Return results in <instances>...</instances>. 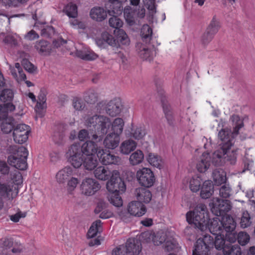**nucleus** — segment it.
Masks as SVG:
<instances>
[{
  "mask_svg": "<svg viewBox=\"0 0 255 255\" xmlns=\"http://www.w3.org/2000/svg\"><path fill=\"white\" fill-rule=\"evenodd\" d=\"M233 123V131L228 129H222L218 133V137L221 140L220 149L216 150L213 154L212 162L216 166L219 165L222 158H224L231 164H235L237 160V149H230L233 145L234 136L237 135L239 130L243 127V120L237 115H233L230 118Z\"/></svg>",
  "mask_w": 255,
  "mask_h": 255,
  "instance_id": "1",
  "label": "nucleus"
},
{
  "mask_svg": "<svg viewBox=\"0 0 255 255\" xmlns=\"http://www.w3.org/2000/svg\"><path fill=\"white\" fill-rule=\"evenodd\" d=\"M186 220L189 224H194L202 231L208 230L213 235L224 232L221 225V217L216 216L209 219L206 206L202 204L197 205L193 211L186 213Z\"/></svg>",
  "mask_w": 255,
  "mask_h": 255,
  "instance_id": "2",
  "label": "nucleus"
},
{
  "mask_svg": "<svg viewBox=\"0 0 255 255\" xmlns=\"http://www.w3.org/2000/svg\"><path fill=\"white\" fill-rule=\"evenodd\" d=\"M93 140L85 142L81 146L76 143L71 145L65 153L68 162L75 168H79L81 166L82 156L95 155L99 150L98 146Z\"/></svg>",
  "mask_w": 255,
  "mask_h": 255,
  "instance_id": "3",
  "label": "nucleus"
},
{
  "mask_svg": "<svg viewBox=\"0 0 255 255\" xmlns=\"http://www.w3.org/2000/svg\"><path fill=\"white\" fill-rule=\"evenodd\" d=\"M107 189L110 192L108 196L110 202L116 207L122 206L123 201L120 196V193H123L126 191V186L120 177L118 171H113L112 178L107 183Z\"/></svg>",
  "mask_w": 255,
  "mask_h": 255,
  "instance_id": "4",
  "label": "nucleus"
},
{
  "mask_svg": "<svg viewBox=\"0 0 255 255\" xmlns=\"http://www.w3.org/2000/svg\"><path fill=\"white\" fill-rule=\"evenodd\" d=\"M115 37L108 32H104L102 34L103 40H97V43L100 46H104L105 43L113 47L123 48L128 46L130 44L129 38L126 32L122 29H115L114 32Z\"/></svg>",
  "mask_w": 255,
  "mask_h": 255,
  "instance_id": "5",
  "label": "nucleus"
},
{
  "mask_svg": "<svg viewBox=\"0 0 255 255\" xmlns=\"http://www.w3.org/2000/svg\"><path fill=\"white\" fill-rule=\"evenodd\" d=\"M10 152L12 154L7 157V162L11 166L20 170L26 169L27 166V158L28 155L27 149L21 146L10 147Z\"/></svg>",
  "mask_w": 255,
  "mask_h": 255,
  "instance_id": "6",
  "label": "nucleus"
},
{
  "mask_svg": "<svg viewBox=\"0 0 255 255\" xmlns=\"http://www.w3.org/2000/svg\"><path fill=\"white\" fill-rule=\"evenodd\" d=\"M106 116L94 114L91 112H88L82 117L84 125L88 128H93L95 129V133L92 135V139L96 141H102L101 130L103 120Z\"/></svg>",
  "mask_w": 255,
  "mask_h": 255,
  "instance_id": "7",
  "label": "nucleus"
},
{
  "mask_svg": "<svg viewBox=\"0 0 255 255\" xmlns=\"http://www.w3.org/2000/svg\"><path fill=\"white\" fill-rule=\"evenodd\" d=\"M103 120L101 128L102 139L104 135L109 131L121 136L125 126V122L123 119L117 118L112 121L109 118L106 116V118H104Z\"/></svg>",
  "mask_w": 255,
  "mask_h": 255,
  "instance_id": "8",
  "label": "nucleus"
},
{
  "mask_svg": "<svg viewBox=\"0 0 255 255\" xmlns=\"http://www.w3.org/2000/svg\"><path fill=\"white\" fill-rule=\"evenodd\" d=\"M214 243L213 237L209 235H204L203 238H199L196 241L192 255H209Z\"/></svg>",
  "mask_w": 255,
  "mask_h": 255,
  "instance_id": "9",
  "label": "nucleus"
},
{
  "mask_svg": "<svg viewBox=\"0 0 255 255\" xmlns=\"http://www.w3.org/2000/svg\"><path fill=\"white\" fill-rule=\"evenodd\" d=\"M137 180L142 187L150 188L155 181V177L152 171L149 168L143 167L138 170L136 173Z\"/></svg>",
  "mask_w": 255,
  "mask_h": 255,
  "instance_id": "10",
  "label": "nucleus"
},
{
  "mask_svg": "<svg viewBox=\"0 0 255 255\" xmlns=\"http://www.w3.org/2000/svg\"><path fill=\"white\" fill-rule=\"evenodd\" d=\"M209 205L212 212L216 216L220 217L224 216V213L229 212L232 208L229 200H221L219 198H214Z\"/></svg>",
  "mask_w": 255,
  "mask_h": 255,
  "instance_id": "11",
  "label": "nucleus"
},
{
  "mask_svg": "<svg viewBox=\"0 0 255 255\" xmlns=\"http://www.w3.org/2000/svg\"><path fill=\"white\" fill-rule=\"evenodd\" d=\"M152 241L154 245L159 246L164 243V248L167 251L174 250L177 246L176 241L172 238H167L166 234L163 232H158L152 237Z\"/></svg>",
  "mask_w": 255,
  "mask_h": 255,
  "instance_id": "12",
  "label": "nucleus"
},
{
  "mask_svg": "<svg viewBox=\"0 0 255 255\" xmlns=\"http://www.w3.org/2000/svg\"><path fill=\"white\" fill-rule=\"evenodd\" d=\"M80 190L82 194L90 196L94 195L101 188L100 184L92 178L84 179L80 184Z\"/></svg>",
  "mask_w": 255,
  "mask_h": 255,
  "instance_id": "13",
  "label": "nucleus"
},
{
  "mask_svg": "<svg viewBox=\"0 0 255 255\" xmlns=\"http://www.w3.org/2000/svg\"><path fill=\"white\" fill-rule=\"evenodd\" d=\"M68 45L73 46L74 48L69 47V50L71 51V54H73L82 59L92 61L96 59L98 55L87 47L82 46V49L78 50L73 41H69Z\"/></svg>",
  "mask_w": 255,
  "mask_h": 255,
  "instance_id": "14",
  "label": "nucleus"
},
{
  "mask_svg": "<svg viewBox=\"0 0 255 255\" xmlns=\"http://www.w3.org/2000/svg\"><path fill=\"white\" fill-rule=\"evenodd\" d=\"M30 132L29 126L23 124L17 125L13 128V140L18 144H22L25 142L28 139Z\"/></svg>",
  "mask_w": 255,
  "mask_h": 255,
  "instance_id": "15",
  "label": "nucleus"
},
{
  "mask_svg": "<svg viewBox=\"0 0 255 255\" xmlns=\"http://www.w3.org/2000/svg\"><path fill=\"white\" fill-rule=\"evenodd\" d=\"M11 250L14 254L20 253L23 250V246L20 242L12 238H4L0 240V250Z\"/></svg>",
  "mask_w": 255,
  "mask_h": 255,
  "instance_id": "16",
  "label": "nucleus"
},
{
  "mask_svg": "<svg viewBox=\"0 0 255 255\" xmlns=\"http://www.w3.org/2000/svg\"><path fill=\"white\" fill-rule=\"evenodd\" d=\"M97 107L100 113H102L105 111L106 113L111 117L116 116L121 111V104L119 101H111L107 105L100 103Z\"/></svg>",
  "mask_w": 255,
  "mask_h": 255,
  "instance_id": "17",
  "label": "nucleus"
},
{
  "mask_svg": "<svg viewBox=\"0 0 255 255\" xmlns=\"http://www.w3.org/2000/svg\"><path fill=\"white\" fill-rule=\"evenodd\" d=\"M97 156L100 161L105 165H119L121 163L120 157L112 154L109 151L104 149H99L97 152Z\"/></svg>",
  "mask_w": 255,
  "mask_h": 255,
  "instance_id": "18",
  "label": "nucleus"
},
{
  "mask_svg": "<svg viewBox=\"0 0 255 255\" xmlns=\"http://www.w3.org/2000/svg\"><path fill=\"white\" fill-rule=\"evenodd\" d=\"M127 211L130 215L139 217L145 214L146 209L144 205L138 201H133L128 203Z\"/></svg>",
  "mask_w": 255,
  "mask_h": 255,
  "instance_id": "19",
  "label": "nucleus"
},
{
  "mask_svg": "<svg viewBox=\"0 0 255 255\" xmlns=\"http://www.w3.org/2000/svg\"><path fill=\"white\" fill-rule=\"evenodd\" d=\"M75 175L74 170L70 166H66L59 170L55 174V180L59 184H64L71 176Z\"/></svg>",
  "mask_w": 255,
  "mask_h": 255,
  "instance_id": "20",
  "label": "nucleus"
},
{
  "mask_svg": "<svg viewBox=\"0 0 255 255\" xmlns=\"http://www.w3.org/2000/svg\"><path fill=\"white\" fill-rule=\"evenodd\" d=\"M103 140V145L105 148L110 149H114L119 145L121 136L109 131L105 135Z\"/></svg>",
  "mask_w": 255,
  "mask_h": 255,
  "instance_id": "21",
  "label": "nucleus"
},
{
  "mask_svg": "<svg viewBox=\"0 0 255 255\" xmlns=\"http://www.w3.org/2000/svg\"><path fill=\"white\" fill-rule=\"evenodd\" d=\"M125 247L127 254L131 255H138L141 251L140 242L134 238H130L128 240Z\"/></svg>",
  "mask_w": 255,
  "mask_h": 255,
  "instance_id": "22",
  "label": "nucleus"
},
{
  "mask_svg": "<svg viewBox=\"0 0 255 255\" xmlns=\"http://www.w3.org/2000/svg\"><path fill=\"white\" fill-rule=\"evenodd\" d=\"M147 188L138 187L135 189L134 194L138 202L145 204L150 202L152 199L151 192Z\"/></svg>",
  "mask_w": 255,
  "mask_h": 255,
  "instance_id": "23",
  "label": "nucleus"
},
{
  "mask_svg": "<svg viewBox=\"0 0 255 255\" xmlns=\"http://www.w3.org/2000/svg\"><path fill=\"white\" fill-rule=\"evenodd\" d=\"M220 217L223 230H225L227 233H231L235 230L236 222L231 216L226 214Z\"/></svg>",
  "mask_w": 255,
  "mask_h": 255,
  "instance_id": "24",
  "label": "nucleus"
},
{
  "mask_svg": "<svg viewBox=\"0 0 255 255\" xmlns=\"http://www.w3.org/2000/svg\"><path fill=\"white\" fill-rule=\"evenodd\" d=\"M211 157L208 153H203L197 163V169L200 172H205L211 164Z\"/></svg>",
  "mask_w": 255,
  "mask_h": 255,
  "instance_id": "25",
  "label": "nucleus"
},
{
  "mask_svg": "<svg viewBox=\"0 0 255 255\" xmlns=\"http://www.w3.org/2000/svg\"><path fill=\"white\" fill-rule=\"evenodd\" d=\"M9 70L12 76L17 82L20 83L26 79V76L19 63H16L14 66H10Z\"/></svg>",
  "mask_w": 255,
  "mask_h": 255,
  "instance_id": "26",
  "label": "nucleus"
},
{
  "mask_svg": "<svg viewBox=\"0 0 255 255\" xmlns=\"http://www.w3.org/2000/svg\"><path fill=\"white\" fill-rule=\"evenodd\" d=\"M137 146V143L132 139H126L123 141L120 146L121 153L125 155H128L134 151Z\"/></svg>",
  "mask_w": 255,
  "mask_h": 255,
  "instance_id": "27",
  "label": "nucleus"
},
{
  "mask_svg": "<svg viewBox=\"0 0 255 255\" xmlns=\"http://www.w3.org/2000/svg\"><path fill=\"white\" fill-rule=\"evenodd\" d=\"M97 164L98 160L95 155L82 156L81 166L83 165L85 169L92 170L97 166Z\"/></svg>",
  "mask_w": 255,
  "mask_h": 255,
  "instance_id": "28",
  "label": "nucleus"
},
{
  "mask_svg": "<svg viewBox=\"0 0 255 255\" xmlns=\"http://www.w3.org/2000/svg\"><path fill=\"white\" fill-rule=\"evenodd\" d=\"M114 171L111 172L108 167L104 166H100L94 170V175L95 177L99 180H107L109 179L111 176L112 177ZM111 178L112 177H111Z\"/></svg>",
  "mask_w": 255,
  "mask_h": 255,
  "instance_id": "29",
  "label": "nucleus"
},
{
  "mask_svg": "<svg viewBox=\"0 0 255 255\" xmlns=\"http://www.w3.org/2000/svg\"><path fill=\"white\" fill-rule=\"evenodd\" d=\"M34 48L41 55H48L51 51L50 43L45 40L37 41L35 44Z\"/></svg>",
  "mask_w": 255,
  "mask_h": 255,
  "instance_id": "30",
  "label": "nucleus"
},
{
  "mask_svg": "<svg viewBox=\"0 0 255 255\" xmlns=\"http://www.w3.org/2000/svg\"><path fill=\"white\" fill-rule=\"evenodd\" d=\"M90 15L92 19L102 21L107 17V13L103 7H94L91 9Z\"/></svg>",
  "mask_w": 255,
  "mask_h": 255,
  "instance_id": "31",
  "label": "nucleus"
},
{
  "mask_svg": "<svg viewBox=\"0 0 255 255\" xmlns=\"http://www.w3.org/2000/svg\"><path fill=\"white\" fill-rule=\"evenodd\" d=\"M200 196L202 198L207 199L211 197L213 193V186L212 182L206 180L203 183L201 188Z\"/></svg>",
  "mask_w": 255,
  "mask_h": 255,
  "instance_id": "32",
  "label": "nucleus"
},
{
  "mask_svg": "<svg viewBox=\"0 0 255 255\" xmlns=\"http://www.w3.org/2000/svg\"><path fill=\"white\" fill-rule=\"evenodd\" d=\"M146 159L147 162L152 166L160 169L162 167L163 161L160 156L150 152L148 154Z\"/></svg>",
  "mask_w": 255,
  "mask_h": 255,
  "instance_id": "33",
  "label": "nucleus"
},
{
  "mask_svg": "<svg viewBox=\"0 0 255 255\" xmlns=\"http://www.w3.org/2000/svg\"><path fill=\"white\" fill-rule=\"evenodd\" d=\"M189 183V187L193 192H197L201 189V186L203 182L202 179L199 176H194L186 180Z\"/></svg>",
  "mask_w": 255,
  "mask_h": 255,
  "instance_id": "34",
  "label": "nucleus"
},
{
  "mask_svg": "<svg viewBox=\"0 0 255 255\" xmlns=\"http://www.w3.org/2000/svg\"><path fill=\"white\" fill-rule=\"evenodd\" d=\"M96 214H100L99 217L101 219H106L113 216V213L106 208V204H98L95 209Z\"/></svg>",
  "mask_w": 255,
  "mask_h": 255,
  "instance_id": "35",
  "label": "nucleus"
},
{
  "mask_svg": "<svg viewBox=\"0 0 255 255\" xmlns=\"http://www.w3.org/2000/svg\"><path fill=\"white\" fill-rule=\"evenodd\" d=\"M144 157L143 152L139 149H137L130 155L129 157V163L133 166L138 165L143 162Z\"/></svg>",
  "mask_w": 255,
  "mask_h": 255,
  "instance_id": "36",
  "label": "nucleus"
},
{
  "mask_svg": "<svg viewBox=\"0 0 255 255\" xmlns=\"http://www.w3.org/2000/svg\"><path fill=\"white\" fill-rule=\"evenodd\" d=\"M63 12L71 18H75L78 16V7L76 4L70 2L63 8Z\"/></svg>",
  "mask_w": 255,
  "mask_h": 255,
  "instance_id": "37",
  "label": "nucleus"
},
{
  "mask_svg": "<svg viewBox=\"0 0 255 255\" xmlns=\"http://www.w3.org/2000/svg\"><path fill=\"white\" fill-rule=\"evenodd\" d=\"M220 27L221 24L220 20L216 15H214L210 22L206 30L215 36L219 31Z\"/></svg>",
  "mask_w": 255,
  "mask_h": 255,
  "instance_id": "38",
  "label": "nucleus"
},
{
  "mask_svg": "<svg viewBox=\"0 0 255 255\" xmlns=\"http://www.w3.org/2000/svg\"><path fill=\"white\" fill-rule=\"evenodd\" d=\"M135 14V10L129 6L126 7L124 10L125 18L129 25L134 24Z\"/></svg>",
  "mask_w": 255,
  "mask_h": 255,
  "instance_id": "39",
  "label": "nucleus"
},
{
  "mask_svg": "<svg viewBox=\"0 0 255 255\" xmlns=\"http://www.w3.org/2000/svg\"><path fill=\"white\" fill-rule=\"evenodd\" d=\"M240 226L242 229L250 227L252 224L251 215L247 211H244L240 219Z\"/></svg>",
  "mask_w": 255,
  "mask_h": 255,
  "instance_id": "40",
  "label": "nucleus"
},
{
  "mask_svg": "<svg viewBox=\"0 0 255 255\" xmlns=\"http://www.w3.org/2000/svg\"><path fill=\"white\" fill-rule=\"evenodd\" d=\"M101 225L100 220H97L93 222L87 233V238H93L96 237L98 233L101 231Z\"/></svg>",
  "mask_w": 255,
  "mask_h": 255,
  "instance_id": "41",
  "label": "nucleus"
},
{
  "mask_svg": "<svg viewBox=\"0 0 255 255\" xmlns=\"http://www.w3.org/2000/svg\"><path fill=\"white\" fill-rule=\"evenodd\" d=\"M213 178L216 185H221L226 181V173L223 170H215L213 172Z\"/></svg>",
  "mask_w": 255,
  "mask_h": 255,
  "instance_id": "42",
  "label": "nucleus"
},
{
  "mask_svg": "<svg viewBox=\"0 0 255 255\" xmlns=\"http://www.w3.org/2000/svg\"><path fill=\"white\" fill-rule=\"evenodd\" d=\"M15 106L10 102L0 105V116L1 120L7 118L9 112L13 111Z\"/></svg>",
  "mask_w": 255,
  "mask_h": 255,
  "instance_id": "43",
  "label": "nucleus"
},
{
  "mask_svg": "<svg viewBox=\"0 0 255 255\" xmlns=\"http://www.w3.org/2000/svg\"><path fill=\"white\" fill-rule=\"evenodd\" d=\"M214 235L215 236V241L214 244L216 249L218 250H223V251L224 252V248L226 247V246H225V235L223 233H221Z\"/></svg>",
  "mask_w": 255,
  "mask_h": 255,
  "instance_id": "44",
  "label": "nucleus"
},
{
  "mask_svg": "<svg viewBox=\"0 0 255 255\" xmlns=\"http://www.w3.org/2000/svg\"><path fill=\"white\" fill-rule=\"evenodd\" d=\"M225 255H241V249L238 245H227L224 248Z\"/></svg>",
  "mask_w": 255,
  "mask_h": 255,
  "instance_id": "45",
  "label": "nucleus"
},
{
  "mask_svg": "<svg viewBox=\"0 0 255 255\" xmlns=\"http://www.w3.org/2000/svg\"><path fill=\"white\" fill-rule=\"evenodd\" d=\"M138 54L141 58L145 60L150 61L153 57V52L145 47V46L140 45V49L138 51Z\"/></svg>",
  "mask_w": 255,
  "mask_h": 255,
  "instance_id": "46",
  "label": "nucleus"
},
{
  "mask_svg": "<svg viewBox=\"0 0 255 255\" xmlns=\"http://www.w3.org/2000/svg\"><path fill=\"white\" fill-rule=\"evenodd\" d=\"M80 183V179L71 176L67 181V190L70 194H72Z\"/></svg>",
  "mask_w": 255,
  "mask_h": 255,
  "instance_id": "47",
  "label": "nucleus"
},
{
  "mask_svg": "<svg viewBox=\"0 0 255 255\" xmlns=\"http://www.w3.org/2000/svg\"><path fill=\"white\" fill-rule=\"evenodd\" d=\"M84 99L88 103H95L98 100L97 93L94 89H90L85 93Z\"/></svg>",
  "mask_w": 255,
  "mask_h": 255,
  "instance_id": "48",
  "label": "nucleus"
},
{
  "mask_svg": "<svg viewBox=\"0 0 255 255\" xmlns=\"http://www.w3.org/2000/svg\"><path fill=\"white\" fill-rule=\"evenodd\" d=\"M146 134L144 127H139L132 129L131 136L136 139L142 138Z\"/></svg>",
  "mask_w": 255,
  "mask_h": 255,
  "instance_id": "49",
  "label": "nucleus"
},
{
  "mask_svg": "<svg viewBox=\"0 0 255 255\" xmlns=\"http://www.w3.org/2000/svg\"><path fill=\"white\" fill-rule=\"evenodd\" d=\"M13 92L11 90L4 89L1 93L0 100L1 102L4 103L6 102H10L13 98Z\"/></svg>",
  "mask_w": 255,
  "mask_h": 255,
  "instance_id": "50",
  "label": "nucleus"
},
{
  "mask_svg": "<svg viewBox=\"0 0 255 255\" xmlns=\"http://www.w3.org/2000/svg\"><path fill=\"white\" fill-rule=\"evenodd\" d=\"M237 240L240 245L245 246L249 242L250 236L247 232L241 231L237 235Z\"/></svg>",
  "mask_w": 255,
  "mask_h": 255,
  "instance_id": "51",
  "label": "nucleus"
},
{
  "mask_svg": "<svg viewBox=\"0 0 255 255\" xmlns=\"http://www.w3.org/2000/svg\"><path fill=\"white\" fill-rule=\"evenodd\" d=\"M46 108V103L37 102L35 107V111L36 113V117H42L44 115ZM37 118V117H36Z\"/></svg>",
  "mask_w": 255,
  "mask_h": 255,
  "instance_id": "52",
  "label": "nucleus"
},
{
  "mask_svg": "<svg viewBox=\"0 0 255 255\" xmlns=\"http://www.w3.org/2000/svg\"><path fill=\"white\" fill-rule=\"evenodd\" d=\"M232 189L229 185L225 184L219 190L220 196L223 198H229L231 195Z\"/></svg>",
  "mask_w": 255,
  "mask_h": 255,
  "instance_id": "53",
  "label": "nucleus"
},
{
  "mask_svg": "<svg viewBox=\"0 0 255 255\" xmlns=\"http://www.w3.org/2000/svg\"><path fill=\"white\" fill-rule=\"evenodd\" d=\"M152 31L150 27L147 24H144L142 26L141 29V35L142 38L145 40L150 38L152 36Z\"/></svg>",
  "mask_w": 255,
  "mask_h": 255,
  "instance_id": "54",
  "label": "nucleus"
},
{
  "mask_svg": "<svg viewBox=\"0 0 255 255\" xmlns=\"http://www.w3.org/2000/svg\"><path fill=\"white\" fill-rule=\"evenodd\" d=\"M110 25L115 28L116 29H120L123 26V22L121 19L117 16H114L111 17L109 20Z\"/></svg>",
  "mask_w": 255,
  "mask_h": 255,
  "instance_id": "55",
  "label": "nucleus"
},
{
  "mask_svg": "<svg viewBox=\"0 0 255 255\" xmlns=\"http://www.w3.org/2000/svg\"><path fill=\"white\" fill-rule=\"evenodd\" d=\"M142 1L151 14L153 15L156 13L155 0H142Z\"/></svg>",
  "mask_w": 255,
  "mask_h": 255,
  "instance_id": "56",
  "label": "nucleus"
},
{
  "mask_svg": "<svg viewBox=\"0 0 255 255\" xmlns=\"http://www.w3.org/2000/svg\"><path fill=\"white\" fill-rule=\"evenodd\" d=\"M214 35L205 31L202 35L200 38L201 43L204 45L208 44L213 39Z\"/></svg>",
  "mask_w": 255,
  "mask_h": 255,
  "instance_id": "57",
  "label": "nucleus"
},
{
  "mask_svg": "<svg viewBox=\"0 0 255 255\" xmlns=\"http://www.w3.org/2000/svg\"><path fill=\"white\" fill-rule=\"evenodd\" d=\"M111 2H117L116 4L117 8L113 7V9L112 11V12L115 14H120L122 13L123 10V6L122 5V3L126 1L127 0H109Z\"/></svg>",
  "mask_w": 255,
  "mask_h": 255,
  "instance_id": "58",
  "label": "nucleus"
},
{
  "mask_svg": "<svg viewBox=\"0 0 255 255\" xmlns=\"http://www.w3.org/2000/svg\"><path fill=\"white\" fill-rule=\"evenodd\" d=\"M26 216V212L18 210L15 214L9 216V219L13 222L17 223L19 222L21 218H25Z\"/></svg>",
  "mask_w": 255,
  "mask_h": 255,
  "instance_id": "59",
  "label": "nucleus"
},
{
  "mask_svg": "<svg viewBox=\"0 0 255 255\" xmlns=\"http://www.w3.org/2000/svg\"><path fill=\"white\" fill-rule=\"evenodd\" d=\"M73 106L76 110L82 111L84 109L85 104L81 99L75 98L73 101Z\"/></svg>",
  "mask_w": 255,
  "mask_h": 255,
  "instance_id": "60",
  "label": "nucleus"
},
{
  "mask_svg": "<svg viewBox=\"0 0 255 255\" xmlns=\"http://www.w3.org/2000/svg\"><path fill=\"white\" fill-rule=\"evenodd\" d=\"M21 64L25 70L29 73H34L36 70V68L28 61V59L24 60L21 62Z\"/></svg>",
  "mask_w": 255,
  "mask_h": 255,
  "instance_id": "61",
  "label": "nucleus"
},
{
  "mask_svg": "<svg viewBox=\"0 0 255 255\" xmlns=\"http://www.w3.org/2000/svg\"><path fill=\"white\" fill-rule=\"evenodd\" d=\"M127 252L124 245H120L112 251V255H127Z\"/></svg>",
  "mask_w": 255,
  "mask_h": 255,
  "instance_id": "62",
  "label": "nucleus"
},
{
  "mask_svg": "<svg viewBox=\"0 0 255 255\" xmlns=\"http://www.w3.org/2000/svg\"><path fill=\"white\" fill-rule=\"evenodd\" d=\"M70 24L75 28L84 29L85 28V24L79 21L78 19L74 18L69 21Z\"/></svg>",
  "mask_w": 255,
  "mask_h": 255,
  "instance_id": "63",
  "label": "nucleus"
},
{
  "mask_svg": "<svg viewBox=\"0 0 255 255\" xmlns=\"http://www.w3.org/2000/svg\"><path fill=\"white\" fill-rule=\"evenodd\" d=\"M163 111L165 114V117L169 124L172 123L173 116L172 112L167 107L164 106L163 107Z\"/></svg>",
  "mask_w": 255,
  "mask_h": 255,
  "instance_id": "64",
  "label": "nucleus"
}]
</instances>
